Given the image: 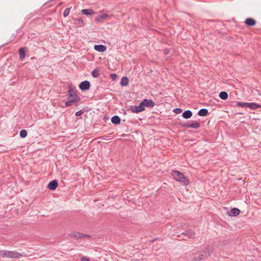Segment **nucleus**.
<instances>
[{"label":"nucleus","instance_id":"1","mask_svg":"<svg viewBox=\"0 0 261 261\" xmlns=\"http://www.w3.org/2000/svg\"><path fill=\"white\" fill-rule=\"evenodd\" d=\"M68 86L69 88L67 94L68 100L65 103V107L71 106L73 104L77 103L81 100V98L76 92L71 88V86L69 85Z\"/></svg>","mask_w":261,"mask_h":261},{"label":"nucleus","instance_id":"2","mask_svg":"<svg viewBox=\"0 0 261 261\" xmlns=\"http://www.w3.org/2000/svg\"><path fill=\"white\" fill-rule=\"evenodd\" d=\"M171 175L175 180L184 184V185L187 186L189 184L187 178L179 171L173 170Z\"/></svg>","mask_w":261,"mask_h":261},{"label":"nucleus","instance_id":"3","mask_svg":"<svg viewBox=\"0 0 261 261\" xmlns=\"http://www.w3.org/2000/svg\"><path fill=\"white\" fill-rule=\"evenodd\" d=\"M180 125L186 128H199L200 124L198 122H195L194 121H188L185 123H181Z\"/></svg>","mask_w":261,"mask_h":261},{"label":"nucleus","instance_id":"4","mask_svg":"<svg viewBox=\"0 0 261 261\" xmlns=\"http://www.w3.org/2000/svg\"><path fill=\"white\" fill-rule=\"evenodd\" d=\"M128 110L131 111L133 113H138L145 110V107H143L142 102L138 106H131Z\"/></svg>","mask_w":261,"mask_h":261},{"label":"nucleus","instance_id":"5","mask_svg":"<svg viewBox=\"0 0 261 261\" xmlns=\"http://www.w3.org/2000/svg\"><path fill=\"white\" fill-rule=\"evenodd\" d=\"M90 86H91V84H90V82L86 80V81L82 82L80 84L79 88L82 91H86L90 89Z\"/></svg>","mask_w":261,"mask_h":261},{"label":"nucleus","instance_id":"6","mask_svg":"<svg viewBox=\"0 0 261 261\" xmlns=\"http://www.w3.org/2000/svg\"><path fill=\"white\" fill-rule=\"evenodd\" d=\"M141 102L144 107L152 108L155 106V103L152 99H144Z\"/></svg>","mask_w":261,"mask_h":261},{"label":"nucleus","instance_id":"7","mask_svg":"<svg viewBox=\"0 0 261 261\" xmlns=\"http://www.w3.org/2000/svg\"><path fill=\"white\" fill-rule=\"evenodd\" d=\"M8 257L7 258H19L22 256V254L15 251H8Z\"/></svg>","mask_w":261,"mask_h":261},{"label":"nucleus","instance_id":"8","mask_svg":"<svg viewBox=\"0 0 261 261\" xmlns=\"http://www.w3.org/2000/svg\"><path fill=\"white\" fill-rule=\"evenodd\" d=\"M58 182L57 180L54 179L48 183L47 188L51 191H54L58 187Z\"/></svg>","mask_w":261,"mask_h":261},{"label":"nucleus","instance_id":"9","mask_svg":"<svg viewBox=\"0 0 261 261\" xmlns=\"http://www.w3.org/2000/svg\"><path fill=\"white\" fill-rule=\"evenodd\" d=\"M213 251V249L210 247L207 246L202 251V252L204 254V257H203L204 259L207 258L208 256H210L211 253Z\"/></svg>","mask_w":261,"mask_h":261},{"label":"nucleus","instance_id":"10","mask_svg":"<svg viewBox=\"0 0 261 261\" xmlns=\"http://www.w3.org/2000/svg\"><path fill=\"white\" fill-rule=\"evenodd\" d=\"M69 236L71 238H75L76 239H80V238H82L83 237H89L88 235L83 234L81 233L76 232V231H73V232H71V233L69 234Z\"/></svg>","mask_w":261,"mask_h":261},{"label":"nucleus","instance_id":"11","mask_svg":"<svg viewBox=\"0 0 261 261\" xmlns=\"http://www.w3.org/2000/svg\"><path fill=\"white\" fill-rule=\"evenodd\" d=\"M181 235L187 236L190 239H194L195 237V232L193 230H185L181 233Z\"/></svg>","mask_w":261,"mask_h":261},{"label":"nucleus","instance_id":"12","mask_svg":"<svg viewBox=\"0 0 261 261\" xmlns=\"http://www.w3.org/2000/svg\"><path fill=\"white\" fill-rule=\"evenodd\" d=\"M240 213V211L239 209L237 208H232L230 210L229 212H228V215L231 217H235L239 215Z\"/></svg>","mask_w":261,"mask_h":261},{"label":"nucleus","instance_id":"13","mask_svg":"<svg viewBox=\"0 0 261 261\" xmlns=\"http://www.w3.org/2000/svg\"><path fill=\"white\" fill-rule=\"evenodd\" d=\"M94 48L96 51L102 53V52H104V51H105L106 50L107 47L105 45H104L97 44V45H95L94 46Z\"/></svg>","mask_w":261,"mask_h":261},{"label":"nucleus","instance_id":"14","mask_svg":"<svg viewBox=\"0 0 261 261\" xmlns=\"http://www.w3.org/2000/svg\"><path fill=\"white\" fill-rule=\"evenodd\" d=\"M245 23L247 26L252 27L255 25L256 21L252 18H248L245 20Z\"/></svg>","mask_w":261,"mask_h":261},{"label":"nucleus","instance_id":"15","mask_svg":"<svg viewBox=\"0 0 261 261\" xmlns=\"http://www.w3.org/2000/svg\"><path fill=\"white\" fill-rule=\"evenodd\" d=\"M192 114L193 113L191 111L186 110L182 113V116L185 119H189L192 117Z\"/></svg>","mask_w":261,"mask_h":261},{"label":"nucleus","instance_id":"16","mask_svg":"<svg viewBox=\"0 0 261 261\" xmlns=\"http://www.w3.org/2000/svg\"><path fill=\"white\" fill-rule=\"evenodd\" d=\"M111 122L114 124H119L121 122V118L118 116L115 115L112 117Z\"/></svg>","mask_w":261,"mask_h":261},{"label":"nucleus","instance_id":"17","mask_svg":"<svg viewBox=\"0 0 261 261\" xmlns=\"http://www.w3.org/2000/svg\"><path fill=\"white\" fill-rule=\"evenodd\" d=\"M247 107L250 108L252 110H255L257 108H260L261 106L255 102H248Z\"/></svg>","mask_w":261,"mask_h":261},{"label":"nucleus","instance_id":"18","mask_svg":"<svg viewBox=\"0 0 261 261\" xmlns=\"http://www.w3.org/2000/svg\"><path fill=\"white\" fill-rule=\"evenodd\" d=\"M81 13L85 15H91V14H95V12L92 9H83L82 11H81Z\"/></svg>","mask_w":261,"mask_h":261},{"label":"nucleus","instance_id":"19","mask_svg":"<svg viewBox=\"0 0 261 261\" xmlns=\"http://www.w3.org/2000/svg\"><path fill=\"white\" fill-rule=\"evenodd\" d=\"M19 58L21 61L23 60L25 58V49L24 47H21L19 50Z\"/></svg>","mask_w":261,"mask_h":261},{"label":"nucleus","instance_id":"20","mask_svg":"<svg viewBox=\"0 0 261 261\" xmlns=\"http://www.w3.org/2000/svg\"><path fill=\"white\" fill-rule=\"evenodd\" d=\"M129 80L127 77L123 76L121 80L120 85L122 86H126L128 85Z\"/></svg>","mask_w":261,"mask_h":261},{"label":"nucleus","instance_id":"21","mask_svg":"<svg viewBox=\"0 0 261 261\" xmlns=\"http://www.w3.org/2000/svg\"><path fill=\"white\" fill-rule=\"evenodd\" d=\"M197 114L200 116H205L208 114V111L207 109L203 108L199 110Z\"/></svg>","mask_w":261,"mask_h":261},{"label":"nucleus","instance_id":"22","mask_svg":"<svg viewBox=\"0 0 261 261\" xmlns=\"http://www.w3.org/2000/svg\"><path fill=\"white\" fill-rule=\"evenodd\" d=\"M75 24L79 27L84 25V22L82 18H79L75 20Z\"/></svg>","mask_w":261,"mask_h":261},{"label":"nucleus","instance_id":"23","mask_svg":"<svg viewBox=\"0 0 261 261\" xmlns=\"http://www.w3.org/2000/svg\"><path fill=\"white\" fill-rule=\"evenodd\" d=\"M228 96V93L225 91H222L219 93V97L222 100L227 99Z\"/></svg>","mask_w":261,"mask_h":261},{"label":"nucleus","instance_id":"24","mask_svg":"<svg viewBox=\"0 0 261 261\" xmlns=\"http://www.w3.org/2000/svg\"><path fill=\"white\" fill-rule=\"evenodd\" d=\"M99 69L98 68L95 69L92 72V75L93 77L97 78L99 76Z\"/></svg>","mask_w":261,"mask_h":261},{"label":"nucleus","instance_id":"25","mask_svg":"<svg viewBox=\"0 0 261 261\" xmlns=\"http://www.w3.org/2000/svg\"><path fill=\"white\" fill-rule=\"evenodd\" d=\"M27 132L26 130L25 129H22L20 131V133H19V135H20V137L21 138H24L27 137Z\"/></svg>","mask_w":261,"mask_h":261},{"label":"nucleus","instance_id":"26","mask_svg":"<svg viewBox=\"0 0 261 261\" xmlns=\"http://www.w3.org/2000/svg\"><path fill=\"white\" fill-rule=\"evenodd\" d=\"M8 250H0V256L2 257H8Z\"/></svg>","mask_w":261,"mask_h":261},{"label":"nucleus","instance_id":"27","mask_svg":"<svg viewBox=\"0 0 261 261\" xmlns=\"http://www.w3.org/2000/svg\"><path fill=\"white\" fill-rule=\"evenodd\" d=\"M107 17H108V15L106 13H103V14H100L99 15L97 18H96V20L98 21L100 19H105L106 18H107Z\"/></svg>","mask_w":261,"mask_h":261},{"label":"nucleus","instance_id":"28","mask_svg":"<svg viewBox=\"0 0 261 261\" xmlns=\"http://www.w3.org/2000/svg\"><path fill=\"white\" fill-rule=\"evenodd\" d=\"M70 11V8H66L63 12V16L64 17H67L69 15Z\"/></svg>","mask_w":261,"mask_h":261},{"label":"nucleus","instance_id":"29","mask_svg":"<svg viewBox=\"0 0 261 261\" xmlns=\"http://www.w3.org/2000/svg\"><path fill=\"white\" fill-rule=\"evenodd\" d=\"M247 103L248 102H238L237 103V106L242 107H247Z\"/></svg>","mask_w":261,"mask_h":261},{"label":"nucleus","instance_id":"30","mask_svg":"<svg viewBox=\"0 0 261 261\" xmlns=\"http://www.w3.org/2000/svg\"><path fill=\"white\" fill-rule=\"evenodd\" d=\"M182 110L179 108H175L173 110V112L177 114H180V113L182 112Z\"/></svg>","mask_w":261,"mask_h":261},{"label":"nucleus","instance_id":"31","mask_svg":"<svg viewBox=\"0 0 261 261\" xmlns=\"http://www.w3.org/2000/svg\"><path fill=\"white\" fill-rule=\"evenodd\" d=\"M204 260L203 257L200 256L195 257L193 258L192 261H201Z\"/></svg>","mask_w":261,"mask_h":261},{"label":"nucleus","instance_id":"32","mask_svg":"<svg viewBox=\"0 0 261 261\" xmlns=\"http://www.w3.org/2000/svg\"><path fill=\"white\" fill-rule=\"evenodd\" d=\"M163 52L165 55H167L170 52V49L169 48H165L163 50Z\"/></svg>","mask_w":261,"mask_h":261},{"label":"nucleus","instance_id":"33","mask_svg":"<svg viewBox=\"0 0 261 261\" xmlns=\"http://www.w3.org/2000/svg\"><path fill=\"white\" fill-rule=\"evenodd\" d=\"M111 78L113 81L115 80L117 77V75L116 73H112L110 74Z\"/></svg>","mask_w":261,"mask_h":261},{"label":"nucleus","instance_id":"34","mask_svg":"<svg viewBox=\"0 0 261 261\" xmlns=\"http://www.w3.org/2000/svg\"><path fill=\"white\" fill-rule=\"evenodd\" d=\"M84 111L83 110H80L76 112L75 114V116H80L84 113Z\"/></svg>","mask_w":261,"mask_h":261},{"label":"nucleus","instance_id":"35","mask_svg":"<svg viewBox=\"0 0 261 261\" xmlns=\"http://www.w3.org/2000/svg\"><path fill=\"white\" fill-rule=\"evenodd\" d=\"M81 261H90V259L86 257H82L81 258Z\"/></svg>","mask_w":261,"mask_h":261},{"label":"nucleus","instance_id":"36","mask_svg":"<svg viewBox=\"0 0 261 261\" xmlns=\"http://www.w3.org/2000/svg\"><path fill=\"white\" fill-rule=\"evenodd\" d=\"M204 255V253H203L202 252V253L201 254V255H199V256H200L201 257H204V255Z\"/></svg>","mask_w":261,"mask_h":261},{"label":"nucleus","instance_id":"37","mask_svg":"<svg viewBox=\"0 0 261 261\" xmlns=\"http://www.w3.org/2000/svg\"><path fill=\"white\" fill-rule=\"evenodd\" d=\"M158 239V238L154 239L153 240H152V242H154L155 241L157 240Z\"/></svg>","mask_w":261,"mask_h":261}]
</instances>
